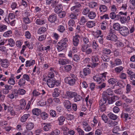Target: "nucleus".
Segmentation results:
<instances>
[{
  "mask_svg": "<svg viewBox=\"0 0 135 135\" xmlns=\"http://www.w3.org/2000/svg\"><path fill=\"white\" fill-rule=\"evenodd\" d=\"M75 94V92H73L69 91H67L63 97L65 98H71L74 97Z\"/></svg>",
  "mask_w": 135,
  "mask_h": 135,
  "instance_id": "6e6552de",
  "label": "nucleus"
},
{
  "mask_svg": "<svg viewBox=\"0 0 135 135\" xmlns=\"http://www.w3.org/2000/svg\"><path fill=\"white\" fill-rule=\"evenodd\" d=\"M130 19V17L129 16H127V17L125 16H121L120 21L122 23H124L128 21Z\"/></svg>",
  "mask_w": 135,
  "mask_h": 135,
  "instance_id": "393cba45",
  "label": "nucleus"
},
{
  "mask_svg": "<svg viewBox=\"0 0 135 135\" xmlns=\"http://www.w3.org/2000/svg\"><path fill=\"white\" fill-rule=\"evenodd\" d=\"M46 27H42L40 28L37 31V33L39 34H41L43 33L46 31Z\"/></svg>",
  "mask_w": 135,
  "mask_h": 135,
  "instance_id": "58836bf2",
  "label": "nucleus"
},
{
  "mask_svg": "<svg viewBox=\"0 0 135 135\" xmlns=\"http://www.w3.org/2000/svg\"><path fill=\"white\" fill-rule=\"evenodd\" d=\"M65 120V118L64 117L61 116L59 117L57 119V121H59V125L60 126L63 125Z\"/></svg>",
  "mask_w": 135,
  "mask_h": 135,
  "instance_id": "412c9836",
  "label": "nucleus"
},
{
  "mask_svg": "<svg viewBox=\"0 0 135 135\" xmlns=\"http://www.w3.org/2000/svg\"><path fill=\"white\" fill-rule=\"evenodd\" d=\"M74 95V100L75 102L80 101L82 99V97L80 95L78 94L76 92L75 95Z\"/></svg>",
  "mask_w": 135,
  "mask_h": 135,
  "instance_id": "cd10ccee",
  "label": "nucleus"
},
{
  "mask_svg": "<svg viewBox=\"0 0 135 135\" xmlns=\"http://www.w3.org/2000/svg\"><path fill=\"white\" fill-rule=\"evenodd\" d=\"M46 35L44 34L40 36L38 38V40L40 41H42L45 40L46 38Z\"/></svg>",
  "mask_w": 135,
  "mask_h": 135,
  "instance_id": "e2e57ef3",
  "label": "nucleus"
},
{
  "mask_svg": "<svg viewBox=\"0 0 135 135\" xmlns=\"http://www.w3.org/2000/svg\"><path fill=\"white\" fill-rule=\"evenodd\" d=\"M8 112H9L12 115H14L15 114V111L14 110L12 106L9 104V107H8Z\"/></svg>",
  "mask_w": 135,
  "mask_h": 135,
  "instance_id": "4c0bfd02",
  "label": "nucleus"
},
{
  "mask_svg": "<svg viewBox=\"0 0 135 135\" xmlns=\"http://www.w3.org/2000/svg\"><path fill=\"white\" fill-rule=\"evenodd\" d=\"M87 21V19L84 16H82L81 18L79 23L80 25H83Z\"/></svg>",
  "mask_w": 135,
  "mask_h": 135,
  "instance_id": "ea45409f",
  "label": "nucleus"
},
{
  "mask_svg": "<svg viewBox=\"0 0 135 135\" xmlns=\"http://www.w3.org/2000/svg\"><path fill=\"white\" fill-rule=\"evenodd\" d=\"M26 83L25 80L23 78L21 79L18 82V85L20 86H24Z\"/></svg>",
  "mask_w": 135,
  "mask_h": 135,
  "instance_id": "3c124183",
  "label": "nucleus"
},
{
  "mask_svg": "<svg viewBox=\"0 0 135 135\" xmlns=\"http://www.w3.org/2000/svg\"><path fill=\"white\" fill-rule=\"evenodd\" d=\"M50 115L53 117H55L56 115V113L54 110H51L50 111Z\"/></svg>",
  "mask_w": 135,
  "mask_h": 135,
  "instance_id": "338daca9",
  "label": "nucleus"
},
{
  "mask_svg": "<svg viewBox=\"0 0 135 135\" xmlns=\"http://www.w3.org/2000/svg\"><path fill=\"white\" fill-rule=\"evenodd\" d=\"M75 79H71L70 78L68 84L70 85H73L75 84Z\"/></svg>",
  "mask_w": 135,
  "mask_h": 135,
  "instance_id": "0e129e2a",
  "label": "nucleus"
},
{
  "mask_svg": "<svg viewBox=\"0 0 135 135\" xmlns=\"http://www.w3.org/2000/svg\"><path fill=\"white\" fill-rule=\"evenodd\" d=\"M34 125L33 123L31 122H28L26 123V128L27 130L32 129L34 127Z\"/></svg>",
  "mask_w": 135,
  "mask_h": 135,
  "instance_id": "aec40b11",
  "label": "nucleus"
},
{
  "mask_svg": "<svg viewBox=\"0 0 135 135\" xmlns=\"http://www.w3.org/2000/svg\"><path fill=\"white\" fill-rule=\"evenodd\" d=\"M121 27L120 24L118 23H114L113 25V28L114 29L118 31H119Z\"/></svg>",
  "mask_w": 135,
  "mask_h": 135,
  "instance_id": "e433bc0d",
  "label": "nucleus"
},
{
  "mask_svg": "<svg viewBox=\"0 0 135 135\" xmlns=\"http://www.w3.org/2000/svg\"><path fill=\"white\" fill-rule=\"evenodd\" d=\"M60 92V90L58 88H55L54 91L52 93V96L54 97H56L59 96Z\"/></svg>",
  "mask_w": 135,
  "mask_h": 135,
  "instance_id": "b1692460",
  "label": "nucleus"
},
{
  "mask_svg": "<svg viewBox=\"0 0 135 135\" xmlns=\"http://www.w3.org/2000/svg\"><path fill=\"white\" fill-rule=\"evenodd\" d=\"M18 95L16 94H15V90H14V92L11 94H9L7 95V97L11 99H13L15 97V98L17 97Z\"/></svg>",
  "mask_w": 135,
  "mask_h": 135,
  "instance_id": "c9c22d12",
  "label": "nucleus"
},
{
  "mask_svg": "<svg viewBox=\"0 0 135 135\" xmlns=\"http://www.w3.org/2000/svg\"><path fill=\"white\" fill-rule=\"evenodd\" d=\"M56 80L54 78H52L47 80V84L49 87L52 88L56 84Z\"/></svg>",
  "mask_w": 135,
  "mask_h": 135,
  "instance_id": "39448f33",
  "label": "nucleus"
},
{
  "mask_svg": "<svg viewBox=\"0 0 135 135\" xmlns=\"http://www.w3.org/2000/svg\"><path fill=\"white\" fill-rule=\"evenodd\" d=\"M8 44L11 47L14 46L15 45V42L14 40L12 38H10L8 40Z\"/></svg>",
  "mask_w": 135,
  "mask_h": 135,
  "instance_id": "603ef678",
  "label": "nucleus"
},
{
  "mask_svg": "<svg viewBox=\"0 0 135 135\" xmlns=\"http://www.w3.org/2000/svg\"><path fill=\"white\" fill-rule=\"evenodd\" d=\"M95 24L94 21H89L86 23V25L88 28H91L94 26Z\"/></svg>",
  "mask_w": 135,
  "mask_h": 135,
  "instance_id": "bb28decb",
  "label": "nucleus"
},
{
  "mask_svg": "<svg viewBox=\"0 0 135 135\" xmlns=\"http://www.w3.org/2000/svg\"><path fill=\"white\" fill-rule=\"evenodd\" d=\"M76 129L79 135H84V132L83 130L78 128H77Z\"/></svg>",
  "mask_w": 135,
  "mask_h": 135,
  "instance_id": "774afa93",
  "label": "nucleus"
},
{
  "mask_svg": "<svg viewBox=\"0 0 135 135\" xmlns=\"http://www.w3.org/2000/svg\"><path fill=\"white\" fill-rule=\"evenodd\" d=\"M89 11L90 10L88 8H85L83 9L82 13L84 15H86L88 14Z\"/></svg>",
  "mask_w": 135,
  "mask_h": 135,
  "instance_id": "6e6d98bb",
  "label": "nucleus"
},
{
  "mask_svg": "<svg viewBox=\"0 0 135 135\" xmlns=\"http://www.w3.org/2000/svg\"><path fill=\"white\" fill-rule=\"evenodd\" d=\"M58 44H59V45L57 44L56 47L59 51H61L65 48V47H63L62 45L59 43V42L58 43Z\"/></svg>",
  "mask_w": 135,
  "mask_h": 135,
  "instance_id": "8fccbe9b",
  "label": "nucleus"
},
{
  "mask_svg": "<svg viewBox=\"0 0 135 135\" xmlns=\"http://www.w3.org/2000/svg\"><path fill=\"white\" fill-rule=\"evenodd\" d=\"M96 16V14L95 12L90 11L88 14L89 18L91 19H94Z\"/></svg>",
  "mask_w": 135,
  "mask_h": 135,
  "instance_id": "7c9ffc66",
  "label": "nucleus"
},
{
  "mask_svg": "<svg viewBox=\"0 0 135 135\" xmlns=\"http://www.w3.org/2000/svg\"><path fill=\"white\" fill-rule=\"evenodd\" d=\"M35 22L37 24L41 25L45 24L46 22V21L45 20L40 18L37 19Z\"/></svg>",
  "mask_w": 135,
  "mask_h": 135,
  "instance_id": "c85d7f7f",
  "label": "nucleus"
},
{
  "mask_svg": "<svg viewBox=\"0 0 135 135\" xmlns=\"http://www.w3.org/2000/svg\"><path fill=\"white\" fill-rule=\"evenodd\" d=\"M54 11V12L57 14L60 13V12L62 11V5L60 4H59L57 5L55 7Z\"/></svg>",
  "mask_w": 135,
  "mask_h": 135,
  "instance_id": "a211bd4d",
  "label": "nucleus"
},
{
  "mask_svg": "<svg viewBox=\"0 0 135 135\" xmlns=\"http://www.w3.org/2000/svg\"><path fill=\"white\" fill-rule=\"evenodd\" d=\"M43 125H44L43 127L44 130L46 131H48L51 128V125L49 123H44Z\"/></svg>",
  "mask_w": 135,
  "mask_h": 135,
  "instance_id": "2f4dec72",
  "label": "nucleus"
},
{
  "mask_svg": "<svg viewBox=\"0 0 135 135\" xmlns=\"http://www.w3.org/2000/svg\"><path fill=\"white\" fill-rule=\"evenodd\" d=\"M91 60V67L94 68L97 66L99 62L98 56H93L92 57Z\"/></svg>",
  "mask_w": 135,
  "mask_h": 135,
  "instance_id": "7ed1b4c3",
  "label": "nucleus"
},
{
  "mask_svg": "<svg viewBox=\"0 0 135 135\" xmlns=\"http://www.w3.org/2000/svg\"><path fill=\"white\" fill-rule=\"evenodd\" d=\"M32 112L33 114L37 116L40 114L41 113L40 110L37 108L33 109L32 110Z\"/></svg>",
  "mask_w": 135,
  "mask_h": 135,
  "instance_id": "473e14b6",
  "label": "nucleus"
},
{
  "mask_svg": "<svg viewBox=\"0 0 135 135\" xmlns=\"http://www.w3.org/2000/svg\"><path fill=\"white\" fill-rule=\"evenodd\" d=\"M118 99V97L117 96H115L112 97H110L108 99H107V102L108 104H112L116 100Z\"/></svg>",
  "mask_w": 135,
  "mask_h": 135,
  "instance_id": "9b49d317",
  "label": "nucleus"
},
{
  "mask_svg": "<svg viewBox=\"0 0 135 135\" xmlns=\"http://www.w3.org/2000/svg\"><path fill=\"white\" fill-rule=\"evenodd\" d=\"M112 89L111 88H109L107 89L106 91H104L102 94V98L107 100L110 97L109 96L112 95Z\"/></svg>",
  "mask_w": 135,
  "mask_h": 135,
  "instance_id": "f03ea898",
  "label": "nucleus"
},
{
  "mask_svg": "<svg viewBox=\"0 0 135 135\" xmlns=\"http://www.w3.org/2000/svg\"><path fill=\"white\" fill-rule=\"evenodd\" d=\"M60 128L61 130L63 131L64 134V135H67L69 134V129L67 127L64 126H62Z\"/></svg>",
  "mask_w": 135,
  "mask_h": 135,
  "instance_id": "5701e85b",
  "label": "nucleus"
},
{
  "mask_svg": "<svg viewBox=\"0 0 135 135\" xmlns=\"http://www.w3.org/2000/svg\"><path fill=\"white\" fill-rule=\"evenodd\" d=\"M119 131V127L118 126H116L114 127L113 130V132L116 134H119L118 133V131Z\"/></svg>",
  "mask_w": 135,
  "mask_h": 135,
  "instance_id": "bf43d9fd",
  "label": "nucleus"
},
{
  "mask_svg": "<svg viewBox=\"0 0 135 135\" xmlns=\"http://www.w3.org/2000/svg\"><path fill=\"white\" fill-rule=\"evenodd\" d=\"M20 104L21 106V108L22 109H23L24 108L26 104V102L25 100L24 99H22L20 100Z\"/></svg>",
  "mask_w": 135,
  "mask_h": 135,
  "instance_id": "37998d69",
  "label": "nucleus"
},
{
  "mask_svg": "<svg viewBox=\"0 0 135 135\" xmlns=\"http://www.w3.org/2000/svg\"><path fill=\"white\" fill-rule=\"evenodd\" d=\"M80 36L79 35H76L73 37V44L75 46H77L79 43V39Z\"/></svg>",
  "mask_w": 135,
  "mask_h": 135,
  "instance_id": "0eeeda50",
  "label": "nucleus"
},
{
  "mask_svg": "<svg viewBox=\"0 0 135 135\" xmlns=\"http://www.w3.org/2000/svg\"><path fill=\"white\" fill-rule=\"evenodd\" d=\"M65 30V26L63 25H60L57 27V30L61 33H63Z\"/></svg>",
  "mask_w": 135,
  "mask_h": 135,
  "instance_id": "a18cd8bd",
  "label": "nucleus"
},
{
  "mask_svg": "<svg viewBox=\"0 0 135 135\" xmlns=\"http://www.w3.org/2000/svg\"><path fill=\"white\" fill-rule=\"evenodd\" d=\"M127 73L128 75V77H129L131 80H132L133 79H135V73L131 70H127Z\"/></svg>",
  "mask_w": 135,
  "mask_h": 135,
  "instance_id": "6ab92c4d",
  "label": "nucleus"
},
{
  "mask_svg": "<svg viewBox=\"0 0 135 135\" xmlns=\"http://www.w3.org/2000/svg\"><path fill=\"white\" fill-rule=\"evenodd\" d=\"M127 52L128 54L132 53L135 50L130 45H127Z\"/></svg>",
  "mask_w": 135,
  "mask_h": 135,
  "instance_id": "f704fd0d",
  "label": "nucleus"
},
{
  "mask_svg": "<svg viewBox=\"0 0 135 135\" xmlns=\"http://www.w3.org/2000/svg\"><path fill=\"white\" fill-rule=\"evenodd\" d=\"M30 116V115L29 114H24L21 118L20 120L21 122H25L27 120L28 118Z\"/></svg>",
  "mask_w": 135,
  "mask_h": 135,
  "instance_id": "a878e982",
  "label": "nucleus"
},
{
  "mask_svg": "<svg viewBox=\"0 0 135 135\" xmlns=\"http://www.w3.org/2000/svg\"><path fill=\"white\" fill-rule=\"evenodd\" d=\"M56 15L55 14H52L50 15L48 18V20L51 23H54L57 21Z\"/></svg>",
  "mask_w": 135,
  "mask_h": 135,
  "instance_id": "9d476101",
  "label": "nucleus"
},
{
  "mask_svg": "<svg viewBox=\"0 0 135 135\" xmlns=\"http://www.w3.org/2000/svg\"><path fill=\"white\" fill-rule=\"evenodd\" d=\"M60 133V131L58 129H56L50 133V135H59Z\"/></svg>",
  "mask_w": 135,
  "mask_h": 135,
  "instance_id": "de8ad7c7",
  "label": "nucleus"
},
{
  "mask_svg": "<svg viewBox=\"0 0 135 135\" xmlns=\"http://www.w3.org/2000/svg\"><path fill=\"white\" fill-rule=\"evenodd\" d=\"M114 63L116 65H118L122 64V62L120 59H117L115 60Z\"/></svg>",
  "mask_w": 135,
  "mask_h": 135,
  "instance_id": "052dcab7",
  "label": "nucleus"
},
{
  "mask_svg": "<svg viewBox=\"0 0 135 135\" xmlns=\"http://www.w3.org/2000/svg\"><path fill=\"white\" fill-rule=\"evenodd\" d=\"M109 118L113 120H115L117 118V116L113 113H110L109 114Z\"/></svg>",
  "mask_w": 135,
  "mask_h": 135,
  "instance_id": "13d9d810",
  "label": "nucleus"
},
{
  "mask_svg": "<svg viewBox=\"0 0 135 135\" xmlns=\"http://www.w3.org/2000/svg\"><path fill=\"white\" fill-rule=\"evenodd\" d=\"M59 62L60 64L63 65L68 63L69 61L66 59H60L59 60Z\"/></svg>",
  "mask_w": 135,
  "mask_h": 135,
  "instance_id": "72a5a7b5",
  "label": "nucleus"
},
{
  "mask_svg": "<svg viewBox=\"0 0 135 135\" xmlns=\"http://www.w3.org/2000/svg\"><path fill=\"white\" fill-rule=\"evenodd\" d=\"M119 33L124 36H126L128 35L129 33V30L126 27L122 26L119 30Z\"/></svg>",
  "mask_w": 135,
  "mask_h": 135,
  "instance_id": "20e7f679",
  "label": "nucleus"
},
{
  "mask_svg": "<svg viewBox=\"0 0 135 135\" xmlns=\"http://www.w3.org/2000/svg\"><path fill=\"white\" fill-rule=\"evenodd\" d=\"M99 103L100 108L99 111L101 112L105 111L106 109V107L104 104H106L107 105L108 104L107 100L102 98L100 100Z\"/></svg>",
  "mask_w": 135,
  "mask_h": 135,
  "instance_id": "f257e3e1",
  "label": "nucleus"
},
{
  "mask_svg": "<svg viewBox=\"0 0 135 135\" xmlns=\"http://www.w3.org/2000/svg\"><path fill=\"white\" fill-rule=\"evenodd\" d=\"M90 73V70L88 68H85L84 69L83 71L80 72V75L82 78H84L85 76L89 74Z\"/></svg>",
  "mask_w": 135,
  "mask_h": 135,
  "instance_id": "423d86ee",
  "label": "nucleus"
},
{
  "mask_svg": "<svg viewBox=\"0 0 135 135\" xmlns=\"http://www.w3.org/2000/svg\"><path fill=\"white\" fill-rule=\"evenodd\" d=\"M101 58L104 61L108 62L109 60V57L107 55H103L101 56Z\"/></svg>",
  "mask_w": 135,
  "mask_h": 135,
  "instance_id": "49530a36",
  "label": "nucleus"
},
{
  "mask_svg": "<svg viewBox=\"0 0 135 135\" xmlns=\"http://www.w3.org/2000/svg\"><path fill=\"white\" fill-rule=\"evenodd\" d=\"M26 93V91L23 89H19L17 90H15V94H16L18 95V94L20 95H23L25 94Z\"/></svg>",
  "mask_w": 135,
  "mask_h": 135,
  "instance_id": "4be33fe9",
  "label": "nucleus"
},
{
  "mask_svg": "<svg viewBox=\"0 0 135 135\" xmlns=\"http://www.w3.org/2000/svg\"><path fill=\"white\" fill-rule=\"evenodd\" d=\"M111 52V51L109 49H105L103 51V53L104 55L110 54Z\"/></svg>",
  "mask_w": 135,
  "mask_h": 135,
  "instance_id": "864d4df0",
  "label": "nucleus"
},
{
  "mask_svg": "<svg viewBox=\"0 0 135 135\" xmlns=\"http://www.w3.org/2000/svg\"><path fill=\"white\" fill-rule=\"evenodd\" d=\"M64 104L65 107L67 109L68 111H70L71 110V103L70 101L68 100H65L64 102Z\"/></svg>",
  "mask_w": 135,
  "mask_h": 135,
  "instance_id": "ddd939ff",
  "label": "nucleus"
},
{
  "mask_svg": "<svg viewBox=\"0 0 135 135\" xmlns=\"http://www.w3.org/2000/svg\"><path fill=\"white\" fill-rule=\"evenodd\" d=\"M92 47L93 49H95V50H97L98 48V45L95 40L93 41V42Z\"/></svg>",
  "mask_w": 135,
  "mask_h": 135,
  "instance_id": "5fc2aeb1",
  "label": "nucleus"
},
{
  "mask_svg": "<svg viewBox=\"0 0 135 135\" xmlns=\"http://www.w3.org/2000/svg\"><path fill=\"white\" fill-rule=\"evenodd\" d=\"M106 39L108 40L115 42L117 41V38L115 34L109 35L107 36Z\"/></svg>",
  "mask_w": 135,
  "mask_h": 135,
  "instance_id": "f8f14e48",
  "label": "nucleus"
},
{
  "mask_svg": "<svg viewBox=\"0 0 135 135\" xmlns=\"http://www.w3.org/2000/svg\"><path fill=\"white\" fill-rule=\"evenodd\" d=\"M126 88V93L128 94L131 91V86L130 84H127Z\"/></svg>",
  "mask_w": 135,
  "mask_h": 135,
  "instance_id": "09e8293b",
  "label": "nucleus"
},
{
  "mask_svg": "<svg viewBox=\"0 0 135 135\" xmlns=\"http://www.w3.org/2000/svg\"><path fill=\"white\" fill-rule=\"evenodd\" d=\"M117 82V80L116 79L111 78L108 80V83L110 84L113 85Z\"/></svg>",
  "mask_w": 135,
  "mask_h": 135,
  "instance_id": "c03bdc74",
  "label": "nucleus"
},
{
  "mask_svg": "<svg viewBox=\"0 0 135 135\" xmlns=\"http://www.w3.org/2000/svg\"><path fill=\"white\" fill-rule=\"evenodd\" d=\"M88 45H81V50L83 52H85L87 49L88 47Z\"/></svg>",
  "mask_w": 135,
  "mask_h": 135,
  "instance_id": "4d7b16f0",
  "label": "nucleus"
},
{
  "mask_svg": "<svg viewBox=\"0 0 135 135\" xmlns=\"http://www.w3.org/2000/svg\"><path fill=\"white\" fill-rule=\"evenodd\" d=\"M46 3L47 4H51L53 8L55 7L58 3V1L56 0H47Z\"/></svg>",
  "mask_w": 135,
  "mask_h": 135,
  "instance_id": "1a4fd4ad",
  "label": "nucleus"
},
{
  "mask_svg": "<svg viewBox=\"0 0 135 135\" xmlns=\"http://www.w3.org/2000/svg\"><path fill=\"white\" fill-rule=\"evenodd\" d=\"M50 71L48 74V76L50 78H54V73H56V72L53 68H51L50 69Z\"/></svg>",
  "mask_w": 135,
  "mask_h": 135,
  "instance_id": "f3484780",
  "label": "nucleus"
},
{
  "mask_svg": "<svg viewBox=\"0 0 135 135\" xmlns=\"http://www.w3.org/2000/svg\"><path fill=\"white\" fill-rule=\"evenodd\" d=\"M93 79L94 81L98 82V84L102 83L104 81V80L101 77L98 75L94 76L93 77Z\"/></svg>",
  "mask_w": 135,
  "mask_h": 135,
  "instance_id": "2eb2a0df",
  "label": "nucleus"
},
{
  "mask_svg": "<svg viewBox=\"0 0 135 135\" xmlns=\"http://www.w3.org/2000/svg\"><path fill=\"white\" fill-rule=\"evenodd\" d=\"M99 9L101 12H105L107 10V8L105 5H100L99 6Z\"/></svg>",
  "mask_w": 135,
  "mask_h": 135,
  "instance_id": "a19ab883",
  "label": "nucleus"
},
{
  "mask_svg": "<svg viewBox=\"0 0 135 135\" xmlns=\"http://www.w3.org/2000/svg\"><path fill=\"white\" fill-rule=\"evenodd\" d=\"M1 64L2 67L7 68L9 65V61L7 59H2L1 60Z\"/></svg>",
  "mask_w": 135,
  "mask_h": 135,
  "instance_id": "4468645a",
  "label": "nucleus"
},
{
  "mask_svg": "<svg viewBox=\"0 0 135 135\" xmlns=\"http://www.w3.org/2000/svg\"><path fill=\"white\" fill-rule=\"evenodd\" d=\"M68 40L66 38H64L62 39L59 43L60 44L63 46V47L65 48L68 46Z\"/></svg>",
  "mask_w": 135,
  "mask_h": 135,
  "instance_id": "dca6fc26",
  "label": "nucleus"
},
{
  "mask_svg": "<svg viewBox=\"0 0 135 135\" xmlns=\"http://www.w3.org/2000/svg\"><path fill=\"white\" fill-rule=\"evenodd\" d=\"M116 14L115 12H111L110 13L109 17L112 19H115L116 17Z\"/></svg>",
  "mask_w": 135,
  "mask_h": 135,
  "instance_id": "69168bd1",
  "label": "nucleus"
},
{
  "mask_svg": "<svg viewBox=\"0 0 135 135\" xmlns=\"http://www.w3.org/2000/svg\"><path fill=\"white\" fill-rule=\"evenodd\" d=\"M43 120H45L47 119L48 117L47 114L45 112H42L40 114Z\"/></svg>",
  "mask_w": 135,
  "mask_h": 135,
  "instance_id": "79ce46f5",
  "label": "nucleus"
},
{
  "mask_svg": "<svg viewBox=\"0 0 135 135\" xmlns=\"http://www.w3.org/2000/svg\"><path fill=\"white\" fill-rule=\"evenodd\" d=\"M25 66L26 67H30L35 64V60H27L26 61Z\"/></svg>",
  "mask_w": 135,
  "mask_h": 135,
  "instance_id": "c756f323",
  "label": "nucleus"
},
{
  "mask_svg": "<svg viewBox=\"0 0 135 135\" xmlns=\"http://www.w3.org/2000/svg\"><path fill=\"white\" fill-rule=\"evenodd\" d=\"M64 68L65 70L66 71L68 72L71 70L72 67L71 65H66V66H64Z\"/></svg>",
  "mask_w": 135,
  "mask_h": 135,
  "instance_id": "680f3d73",
  "label": "nucleus"
}]
</instances>
